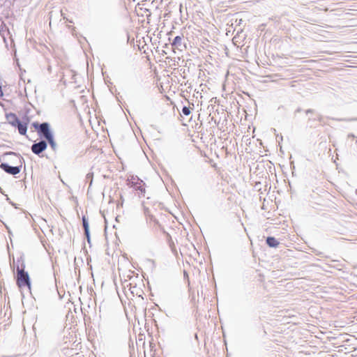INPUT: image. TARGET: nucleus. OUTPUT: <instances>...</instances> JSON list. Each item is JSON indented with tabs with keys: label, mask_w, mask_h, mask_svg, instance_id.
I'll use <instances>...</instances> for the list:
<instances>
[{
	"label": "nucleus",
	"mask_w": 357,
	"mask_h": 357,
	"mask_svg": "<svg viewBox=\"0 0 357 357\" xmlns=\"http://www.w3.org/2000/svg\"><path fill=\"white\" fill-rule=\"evenodd\" d=\"M182 112L184 115L188 116L191 113V109L189 107H184L182 109Z\"/></svg>",
	"instance_id": "obj_9"
},
{
	"label": "nucleus",
	"mask_w": 357,
	"mask_h": 357,
	"mask_svg": "<svg viewBox=\"0 0 357 357\" xmlns=\"http://www.w3.org/2000/svg\"><path fill=\"white\" fill-rule=\"evenodd\" d=\"M34 127H35V128H37V127H38V126H37L36 124H34Z\"/></svg>",
	"instance_id": "obj_13"
},
{
	"label": "nucleus",
	"mask_w": 357,
	"mask_h": 357,
	"mask_svg": "<svg viewBox=\"0 0 357 357\" xmlns=\"http://www.w3.org/2000/svg\"><path fill=\"white\" fill-rule=\"evenodd\" d=\"M47 148V143L45 141H40L38 143H35L31 146V151L33 153L39 155L44 151Z\"/></svg>",
	"instance_id": "obj_6"
},
{
	"label": "nucleus",
	"mask_w": 357,
	"mask_h": 357,
	"mask_svg": "<svg viewBox=\"0 0 357 357\" xmlns=\"http://www.w3.org/2000/svg\"><path fill=\"white\" fill-rule=\"evenodd\" d=\"M181 42H182V38L178 36H176L173 40L172 45L173 46L180 45L181 44Z\"/></svg>",
	"instance_id": "obj_8"
},
{
	"label": "nucleus",
	"mask_w": 357,
	"mask_h": 357,
	"mask_svg": "<svg viewBox=\"0 0 357 357\" xmlns=\"http://www.w3.org/2000/svg\"><path fill=\"white\" fill-rule=\"evenodd\" d=\"M8 119H9L10 123L11 121H15V119L11 118V117H10V116H8Z\"/></svg>",
	"instance_id": "obj_12"
},
{
	"label": "nucleus",
	"mask_w": 357,
	"mask_h": 357,
	"mask_svg": "<svg viewBox=\"0 0 357 357\" xmlns=\"http://www.w3.org/2000/svg\"><path fill=\"white\" fill-rule=\"evenodd\" d=\"M16 283L17 287L21 289H31V282L27 272L24 271V268H17Z\"/></svg>",
	"instance_id": "obj_2"
},
{
	"label": "nucleus",
	"mask_w": 357,
	"mask_h": 357,
	"mask_svg": "<svg viewBox=\"0 0 357 357\" xmlns=\"http://www.w3.org/2000/svg\"><path fill=\"white\" fill-rule=\"evenodd\" d=\"M10 155L13 156L15 158L19 160V161L20 162V159L19 158V157L16 154H15L13 153H10Z\"/></svg>",
	"instance_id": "obj_11"
},
{
	"label": "nucleus",
	"mask_w": 357,
	"mask_h": 357,
	"mask_svg": "<svg viewBox=\"0 0 357 357\" xmlns=\"http://www.w3.org/2000/svg\"><path fill=\"white\" fill-rule=\"evenodd\" d=\"M127 184L130 188H133L139 197L145 196L146 184L145 183L136 176H131L127 181Z\"/></svg>",
	"instance_id": "obj_1"
},
{
	"label": "nucleus",
	"mask_w": 357,
	"mask_h": 357,
	"mask_svg": "<svg viewBox=\"0 0 357 357\" xmlns=\"http://www.w3.org/2000/svg\"><path fill=\"white\" fill-rule=\"evenodd\" d=\"M39 131L43 135L44 137L48 141L51 147L53 149H56V144L54 140L53 135H52L49 125L47 123H43L39 126Z\"/></svg>",
	"instance_id": "obj_3"
},
{
	"label": "nucleus",
	"mask_w": 357,
	"mask_h": 357,
	"mask_svg": "<svg viewBox=\"0 0 357 357\" xmlns=\"http://www.w3.org/2000/svg\"><path fill=\"white\" fill-rule=\"evenodd\" d=\"M266 243L270 247H277L279 245L278 241L274 237H268Z\"/></svg>",
	"instance_id": "obj_7"
},
{
	"label": "nucleus",
	"mask_w": 357,
	"mask_h": 357,
	"mask_svg": "<svg viewBox=\"0 0 357 357\" xmlns=\"http://www.w3.org/2000/svg\"><path fill=\"white\" fill-rule=\"evenodd\" d=\"M21 165L20 166H15L12 167L9 165L7 163H1L0 165V167L4 170L6 173L12 174V175H16L20 173V167Z\"/></svg>",
	"instance_id": "obj_5"
},
{
	"label": "nucleus",
	"mask_w": 357,
	"mask_h": 357,
	"mask_svg": "<svg viewBox=\"0 0 357 357\" xmlns=\"http://www.w3.org/2000/svg\"><path fill=\"white\" fill-rule=\"evenodd\" d=\"M10 117L15 119V121H11L10 123L17 127L18 131L21 135H26L27 130L26 123H22L15 114H10Z\"/></svg>",
	"instance_id": "obj_4"
},
{
	"label": "nucleus",
	"mask_w": 357,
	"mask_h": 357,
	"mask_svg": "<svg viewBox=\"0 0 357 357\" xmlns=\"http://www.w3.org/2000/svg\"><path fill=\"white\" fill-rule=\"evenodd\" d=\"M83 225H84V227L85 232L88 235V233H89V231H88L89 230L88 224L86 222L84 218L83 219Z\"/></svg>",
	"instance_id": "obj_10"
}]
</instances>
